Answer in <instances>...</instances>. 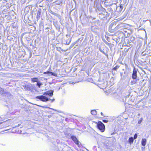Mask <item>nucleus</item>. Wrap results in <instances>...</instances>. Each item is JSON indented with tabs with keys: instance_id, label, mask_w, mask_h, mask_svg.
I'll list each match as a JSON object with an SVG mask.
<instances>
[{
	"instance_id": "27",
	"label": "nucleus",
	"mask_w": 151,
	"mask_h": 151,
	"mask_svg": "<svg viewBox=\"0 0 151 151\" xmlns=\"http://www.w3.org/2000/svg\"><path fill=\"white\" fill-rule=\"evenodd\" d=\"M50 108V109H52V110H54V109H52V108Z\"/></svg>"
},
{
	"instance_id": "14",
	"label": "nucleus",
	"mask_w": 151,
	"mask_h": 151,
	"mask_svg": "<svg viewBox=\"0 0 151 151\" xmlns=\"http://www.w3.org/2000/svg\"><path fill=\"white\" fill-rule=\"evenodd\" d=\"M42 85V84L41 83V82L40 81H38L37 82V83L36 84V85L39 87L40 88L41 86Z\"/></svg>"
},
{
	"instance_id": "21",
	"label": "nucleus",
	"mask_w": 151,
	"mask_h": 151,
	"mask_svg": "<svg viewBox=\"0 0 151 151\" xmlns=\"http://www.w3.org/2000/svg\"><path fill=\"white\" fill-rule=\"evenodd\" d=\"M52 14L56 16H58V14L56 13H53Z\"/></svg>"
},
{
	"instance_id": "29",
	"label": "nucleus",
	"mask_w": 151,
	"mask_h": 151,
	"mask_svg": "<svg viewBox=\"0 0 151 151\" xmlns=\"http://www.w3.org/2000/svg\"><path fill=\"white\" fill-rule=\"evenodd\" d=\"M7 122V121H6V122L4 123V124H5V123H6Z\"/></svg>"
},
{
	"instance_id": "22",
	"label": "nucleus",
	"mask_w": 151,
	"mask_h": 151,
	"mask_svg": "<svg viewBox=\"0 0 151 151\" xmlns=\"http://www.w3.org/2000/svg\"><path fill=\"white\" fill-rule=\"evenodd\" d=\"M49 29V27H47L45 29V30H48Z\"/></svg>"
},
{
	"instance_id": "28",
	"label": "nucleus",
	"mask_w": 151,
	"mask_h": 151,
	"mask_svg": "<svg viewBox=\"0 0 151 151\" xmlns=\"http://www.w3.org/2000/svg\"><path fill=\"white\" fill-rule=\"evenodd\" d=\"M19 124H18V126H15V127H19Z\"/></svg>"
},
{
	"instance_id": "6",
	"label": "nucleus",
	"mask_w": 151,
	"mask_h": 151,
	"mask_svg": "<svg viewBox=\"0 0 151 151\" xmlns=\"http://www.w3.org/2000/svg\"><path fill=\"white\" fill-rule=\"evenodd\" d=\"M44 74H48V75H51L52 76H57V74L56 73H55L50 72V69H49V71H47V72H44Z\"/></svg>"
},
{
	"instance_id": "5",
	"label": "nucleus",
	"mask_w": 151,
	"mask_h": 151,
	"mask_svg": "<svg viewBox=\"0 0 151 151\" xmlns=\"http://www.w3.org/2000/svg\"><path fill=\"white\" fill-rule=\"evenodd\" d=\"M31 86L32 85L31 84H29L28 85H25L24 87V89H25V90L27 91L31 90L32 89Z\"/></svg>"
},
{
	"instance_id": "10",
	"label": "nucleus",
	"mask_w": 151,
	"mask_h": 151,
	"mask_svg": "<svg viewBox=\"0 0 151 151\" xmlns=\"http://www.w3.org/2000/svg\"><path fill=\"white\" fill-rule=\"evenodd\" d=\"M41 14V11L39 10L37 12L36 18L37 20H39L40 18V15Z\"/></svg>"
},
{
	"instance_id": "13",
	"label": "nucleus",
	"mask_w": 151,
	"mask_h": 151,
	"mask_svg": "<svg viewBox=\"0 0 151 151\" xmlns=\"http://www.w3.org/2000/svg\"><path fill=\"white\" fill-rule=\"evenodd\" d=\"M115 25L114 23H111L110 25L109 28H111V29H114Z\"/></svg>"
},
{
	"instance_id": "25",
	"label": "nucleus",
	"mask_w": 151,
	"mask_h": 151,
	"mask_svg": "<svg viewBox=\"0 0 151 151\" xmlns=\"http://www.w3.org/2000/svg\"><path fill=\"white\" fill-rule=\"evenodd\" d=\"M142 149H145V147H142Z\"/></svg>"
},
{
	"instance_id": "12",
	"label": "nucleus",
	"mask_w": 151,
	"mask_h": 151,
	"mask_svg": "<svg viewBox=\"0 0 151 151\" xmlns=\"http://www.w3.org/2000/svg\"><path fill=\"white\" fill-rule=\"evenodd\" d=\"M31 81L34 82H37L38 81L39 79L37 78H31Z\"/></svg>"
},
{
	"instance_id": "23",
	"label": "nucleus",
	"mask_w": 151,
	"mask_h": 151,
	"mask_svg": "<svg viewBox=\"0 0 151 151\" xmlns=\"http://www.w3.org/2000/svg\"><path fill=\"white\" fill-rule=\"evenodd\" d=\"M101 114L102 116H103L104 115V114L102 112H101Z\"/></svg>"
},
{
	"instance_id": "30",
	"label": "nucleus",
	"mask_w": 151,
	"mask_h": 151,
	"mask_svg": "<svg viewBox=\"0 0 151 151\" xmlns=\"http://www.w3.org/2000/svg\"><path fill=\"white\" fill-rule=\"evenodd\" d=\"M138 115L139 116H140V114H138Z\"/></svg>"
},
{
	"instance_id": "17",
	"label": "nucleus",
	"mask_w": 151,
	"mask_h": 151,
	"mask_svg": "<svg viewBox=\"0 0 151 151\" xmlns=\"http://www.w3.org/2000/svg\"><path fill=\"white\" fill-rule=\"evenodd\" d=\"M99 50L101 52L103 53L106 56H108V54L106 53L103 50H102V49L101 48H100Z\"/></svg>"
},
{
	"instance_id": "31",
	"label": "nucleus",
	"mask_w": 151,
	"mask_h": 151,
	"mask_svg": "<svg viewBox=\"0 0 151 151\" xmlns=\"http://www.w3.org/2000/svg\"><path fill=\"white\" fill-rule=\"evenodd\" d=\"M72 84H74V82H73L72 83Z\"/></svg>"
},
{
	"instance_id": "32",
	"label": "nucleus",
	"mask_w": 151,
	"mask_h": 151,
	"mask_svg": "<svg viewBox=\"0 0 151 151\" xmlns=\"http://www.w3.org/2000/svg\"><path fill=\"white\" fill-rule=\"evenodd\" d=\"M147 53H150V52H148V51L147 52Z\"/></svg>"
},
{
	"instance_id": "16",
	"label": "nucleus",
	"mask_w": 151,
	"mask_h": 151,
	"mask_svg": "<svg viewBox=\"0 0 151 151\" xmlns=\"http://www.w3.org/2000/svg\"><path fill=\"white\" fill-rule=\"evenodd\" d=\"M137 80H138V79H133V80L131 82V84H136L137 81Z\"/></svg>"
},
{
	"instance_id": "9",
	"label": "nucleus",
	"mask_w": 151,
	"mask_h": 151,
	"mask_svg": "<svg viewBox=\"0 0 151 151\" xmlns=\"http://www.w3.org/2000/svg\"><path fill=\"white\" fill-rule=\"evenodd\" d=\"M119 66L118 65H116L115 67H114V68L112 69V74L114 73L113 71H116L119 68Z\"/></svg>"
},
{
	"instance_id": "34",
	"label": "nucleus",
	"mask_w": 151,
	"mask_h": 151,
	"mask_svg": "<svg viewBox=\"0 0 151 151\" xmlns=\"http://www.w3.org/2000/svg\"><path fill=\"white\" fill-rule=\"evenodd\" d=\"M122 75V73H121V75Z\"/></svg>"
},
{
	"instance_id": "3",
	"label": "nucleus",
	"mask_w": 151,
	"mask_h": 151,
	"mask_svg": "<svg viewBox=\"0 0 151 151\" xmlns=\"http://www.w3.org/2000/svg\"><path fill=\"white\" fill-rule=\"evenodd\" d=\"M137 69H136L135 67H134L132 72V78L133 79H138V78L137 77Z\"/></svg>"
},
{
	"instance_id": "19",
	"label": "nucleus",
	"mask_w": 151,
	"mask_h": 151,
	"mask_svg": "<svg viewBox=\"0 0 151 151\" xmlns=\"http://www.w3.org/2000/svg\"><path fill=\"white\" fill-rule=\"evenodd\" d=\"M137 137V133H135L134 136V137L133 138L134 139H136Z\"/></svg>"
},
{
	"instance_id": "7",
	"label": "nucleus",
	"mask_w": 151,
	"mask_h": 151,
	"mask_svg": "<svg viewBox=\"0 0 151 151\" xmlns=\"http://www.w3.org/2000/svg\"><path fill=\"white\" fill-rule=\"evenodd\" d=\"M53 91L51 90L50 91H47L45 93L44 95H47L50 96H52L53 94Z\"/></svg>"
},
{
	"instance_id": "1",
	"label": "nucleus",
	"mask_w": 151,
	"mask_h": 151,
	"mask_svg": "<svg viewBox=\"0 0 151 151\" xmlns=\"http://www.w3.org/2000/svg\"><path fill=\"white\" fill-rule=\"evenodd\" d=\"M36 99H39L41 101L43 102H46L49 100L51 101V102H53L54 101L55 99H51L50 98H48L43 95L37 96L35 97Z\"/></svg>"
},
{
	"instance_id": "24",
	"label": "nucleus",
	"mask_w": 151,
	"mask_h": 151,
	"mask_svg": "<svg viewBox=\"0 0 151 151\" xmlns=\"http://www.w3.org/2000/svg\"><path fill=\"white\" fill-rule=\"evenodd\" d=\"M120 24H119V25H118L116 27H120Z\"/></svg>"
},
{
	"instance_id": "26",
	"label": "nucleus",
	"mask_w": 151,
	"mask_h": 151,
	"mask_svg": "<svg viewBox=\"0 0 151 151\" xmlns=\"http://www.w3.org/2000/svg\"><path fill=\"white\" fill-rule=\"evenodd\" d=\"M40 107H44V106H39Z\"/></svg>"
},
{
	"instance_id": "20",
	"label": "nucleus",
	"mask_w": 151,
	"mask_h": 151,
	"mask_svg": "<svg viewBox=\"0 0 151 151\" xmlns=\"http://www.w3.org/2000/svg\"><path fill=\"white\" fill-rule=\"evenodd\" d=\"M102 121L104 122L105 123H107L109 121L108 120H105V119H104Z\"/></svg>"
},
{
	"instance_id": "4",
	"label": "nucleus",
	"mask_w": 151,
	"mask_h": 151,
	"mask_svg": "<svg viewBox=\"0 0 151 151\" xmlns=\"http://www.w3.org/2000/svg\"><path fill=\"white\" fill-rule=\"evenodd\" d=\"M71 139L76 145H78L79 144V142L75 136H72Z\"/></svg>"
},
{
	"instance_id": "11",
	"label": "nucleus",
	"mask_w": 151,
	"mask_h": 151,
	"mask_svg": "<svg viewBox=\"0 0 151 151\" xmlns=\"http://www.w3.org/2000/svg\"><path fill=\"white\" fill-rule=\"evenodd\" d=\"M134 140V138L132 137L129 138V142L130 145H131L133 143Z\"/></svg>"
},
{
	"instance_id": "15",
	"label": "nucleus",
	"mask_w": 151,
	"mask_h": 151,
	"mask_svg": "<svg viewBox=\"0 0 151 151\" xmlns=\"http://www.w3.org/2000/svg\"><path fill=\"white\" fill-rule=\"evenodd\" d=\"M96 111L95 110H93L91 111V113L93 115H95L96 114Z\"/></svg>"
},
{
	"instance_id": "2",
	"label": "nucleus",
	"mask_w": 151,
	"mask_h": 151,
	"mask_svg": "<svg viewBox=\"0 0 151 151\" xmlns=\"http://www.w3.org/2000/svg\"><path fill=\"white\" fill-rule=\"evenodd\" d=\"M97 128L102 132H103L105 130V126L104 124L101 122L99 121L97 124Z\"/></svg>"
},
{
	"instance_id": "18",
	"label": "nucleus",
	"mask_w": 151,
	"mask_h": 151,
	"mask_svg": "<svg viewBox=\"0 0 151 151\" xmlns=\"http://www.w3.org/2000/svg\"><path fill=\"white\" fill-rule=\"evenodd\" d=\"M142 120H143V118H141L139 120V121H138V123L139 124H140L142 122Z\"/></svg>"
},
{
	"instance_id": "8",
	"label": "nucleus",
	"mask_w": 151,
	"mask_h": 151,
	"mask_svg": "<svg viewBox=\"0 0 151 151\" xmlns=\"http://www.w3.org/2000/svg\"><path fill=\"white\" fill-rule=\"evenodd\" d=\"M147 142V139L145 138L142 139L141 141L142 145L143 146H145L146 145Z\"/></svg>"
},
{
	"instance_id": "33",
	"label": "nucleus",
	"mask_w": 151,
	"mask_h": 151,
	"mask_svg": "<svg viewBox=\"0 0 151 151\" xmlns=\"http://www.w3.org/2000/svg\"><path fill=\"white\" fill-rule=\"evenodd\" d=\"M45 107V108H48V107Z\"/></svg>"
}]
</instances>
